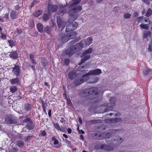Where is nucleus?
Segmentation results:
<instances>
[{
	"mask_svg": "<svg viewBox=\"0 0 152 152\" xmlns=\"http://www.w3.org/2000/svg\"><path fill=\"white\" fill-rule=\"evenodd\" d=\"M73 2L70 5L68 13L69 15V20L68 23L75 20L79 16L78 12L80 11L82 8L81 6L77 5L81 0H72Z\"/></svg>",
	"mask_w": 152,
	"mask_h": 152,
	"instance_id": "obj_1",
	"label": "nucleus"
},
{
	"mask_svg": "<svg viewBox=\"0 0 152 152\" xmlns=\"http://www.w3.org/2000/svg\"><path fill=\"white\" fill-rule=\"evenodd\" d=\"M83 47V44L82 42L76 43L71 47L69 50L70 54H72L80 51L82 50Z\"/></svg>",
	"mask_w": 152,
	"mask_h": 152,
	"instance_id": "obj_2",
	"label": "nucleus"
},
{
	"mask_svg": "<svg viewBox=\"0 0 152 152\" xmlns=\"http://www.w3.org/2000/svg\"><path fill=\"white\" fill-rule=\"evenodd\" d=\"M92 48H89L87 50L83 53L81 56L82 63L86 61L90 58V54L92 53Z\"/></svg>",
	"mask_w": 152,
	"mask_h": 152,
	"instance_id": "obj_3",
	"label": "nucleus"
},
{
	"mask_svg": "<svg viewBox=\"0 0 152 152\" xmlns=\"http://www.w3.org/2000/svg\"><path fill=\"white\" fill-rule=\"evenodd\" d=\"M99 113H104L106 112L111 110V107H109L107 103H105L98 107Z\"/></svg>",
	"mask_w": 152,
	"mask_h": 152,
	"instance_id": "obj_4",
	"label": "nucleus"
},
{
	"mask_svg": "<svg viewBox=\"0 0 152 152\" xmlns=\"http://www.w3.org/2000/svg\"><path fill=\"white\" fill-rule=\"evenodd\" d=\"M78 26L77 23L76 22L69 24L66 26V31L69 32L74 30Z\"/></svg>",
	"mask_w": 152,
	"mask_h": 152,
	"instance_id": "obj_5",
	"label": "nucleus"
},
{
	"mask_svg": "<svg viewBox=\"0 0 152 152\" xmlns=\"http://www.w3.org/2000/svg\"><path fill=\"white\" fill-rule=\"evenodd\" d=\"M57 23L58 27L59 28H61V30L65 27L66 24V22L63 21L59 16L57 18Z\"/></svg>",
	"mask_w": 152,
	"mask_h": 152,
	"instance_id": "obj_6",
	"label": "nucleus"
},
{
	"mask_svg": "<svg viewBox=\"0 0 152 152\" xmlns=\"http://www.w3.org/2000/svg\"><path fill=\"white\" fill-rule=\"evenodd\" d=\"M92 38L91 37H89L86 40L84 41H81V42L83 43L85 46H88L92 43Z\"/></svg>",
	"mask_w": 152,
	"mask_h": 152,
	"instance_id": "obj_7",
	"label": "nucleus"
},
{
	"mask_svg": "<svg viewBox=\"0 0 152 152\" xmlns=\"http://www.w3.org/2000/svg\"><path fill=\"white\" fill-rule=\"evenodd\" d=\"M89 72L91 75H97L102 73L101 70L99 69L91 70Z\"/></svg>",
	"mask_w": 152,
	"mask_h": 152,
	"instance_id": "obj_8",
	"label": "nucleus"
},
{
	"mask_svg": "<svg viewBox=\"0 0 152 152\" xmlns=\"http://www.w3.org/2000/svg\"><path fill=\"white\" fill-rule=\"evenodd\" d=\"M62 42L64 43L69 40V37H68L67 34H60Z\"/></svg>",
	"mask_w": 152,
	"mask_h": 152,
	"instance_id": "obj_9",
	"label": "nucleus"
},
{
	"mask_svg": "<svg viewBox=\"0 0 152 152\" xmlns=\"http://www.w3.org/2000/svg\"><path fill=\"white\" fill-rule=\"evenodd\" d=\"M116 99L115 97H111L109 100V103H107L109 107H111V109H112V107L115 106V101Z\"/></svg>",
	"mask_w": 152,
	"mask_h": 152,
	"instance_id": "obj_10",
	"label": "nucleus"
},
{
	"mask_svg": "<svg viewBox=\"0 0 152 152\" xmlns=\"http://www.w3.org/2000/svg\"><path fill=\"white\" fill-rule=\"evenodd\" d=\"M113 138V140L116 142L115 144L116 145H119L123 142L122 139L118 136H115Z\"/></svg>",
	"mask_w": 152,
	"mask_h": 152,
	"instance_id": "obj_11",
	"label": "nucleus"
},
{
	"mask_svg": "<svg viewBox=\"0 0 152 152\" xmlns=\"http://www.w3.org/2000/svg\"><path fill=\"white\" fill-rule=\"evenodd\" d=\"M20 69L18 65H15L12 69V72L14 74L17 76H18L20 74Z\"/></svg>",
	"mask_w": 152,
	"mask_h": 152,
	"instance_id": "obj_12",
	"label": "nucleus"
},
{
	"mask_svg": "<svg viewBox=\"0 0 152 152\" xmlns=\"http://www.w3.org/2000/svg\"><path fill=\"white\" fill-rule=\"evenodd\" d=\"M99 80L98 78L95 76H90L89 80V83H94L97 82Z\"/></svg>",
	"mask_w": 152,
	"mask_h": 152,
	"instance_id": "obj_13",
	"label": "nucleus"
},
{
	"mask_svg": "<svg viewBox=\"0 0 152 152\" xmlns=\"http://www.w3.org/2000/svg\"><path fill=\"white\" fill-rule=\"evenodd\" d=\"M89 73L90 72H89L82 76V80H83V82L85 81H88L89 83V80L90 78V77H89V76L91 75Z\"/></svg>",
	"mask_w": 152,
	"mask_h": 152,
	"instance_id": "obj_14",
	"label": "nucleus"
},
{
	"mask_svg": "<svg viewBox=\"0 0 152 152\" xmlns=\"http://www.w3.org/2000/svg\"><path fill=\"white\" fill-rule=\"evenodd\" d=\"M101 148L107 150H113V148L111 146H109L106 144L102 145L101 146Z\"/></svg>",
	"mask_w": 152,
	"mask_h": 152,
	"instance_id": "obj_15",
	"label": "nucleus"
},
{
	"mask_svg": "<svg viewBox=\"0 0 152 152\" xmlns=\"http://www.w3.org/2000/svg\"><path fill=\"white\" fill-rule=\"evenodd\" d=\"M58 7L56 5H49L48 6V10L50 12H56L57 11Z\"/></svg>",
	"mask_w": 152,
	"mask_h": 152,
	"instance_id": "obj_16",
	"label": "nucleus"
},
{
	"mask_svg": "<svg viewBox=\"0 0 152 152\" xmlns=\"http://www.w3.org/2000/svg\"><path fill=\"white\" fill-rule=\"evenodd\" d=\"M9 56L10 58L13 59H16L17 58L18 54L16 51H15L13 52H9Z\"/></svg>",
	"mask_w": 152,
	"mask_h": 152,
	"instance_id": "obj_17",
	"label": "nucleus"
},
{
	"mask_svg": "<svg viewBox=\"0 0 152 152\" xmlns=\"http://www.w3.org/2000/svg\"><path fill=\"white\" fill-rule=\"evenodd\" d=\"M74 84L76 86H78L83 83V81L82 78L76 79L74 81Z\"/></svg>",
	"mask_w": 152,
	"mask_h": 152,
	"instance_id": "obj_18",
	"label": "nucleus"
},
{
	"mask_svg": "<svg viewBox=\"0 0 152 152\" xmlns=\"http://www.w3.org/2000/svg\"><path fill=\"white\" fill-rule=\"evenodd\" d=\"M76 73V72L75 71H73L69 72L68 75L69 78L71 79H73Z\"/></svg>",
	"mask_w": 152,
	"mask_h": 152,
	"instance_id": "obj_19",
	"label": "nucleus"
},
{
	"mask_svg": "<svg viewBox=\"0 0 152 152\" xmlns=\"http://www.w3.org/2000/svg\"><path fill=\"white\" fill-rule=\"evenodd\" d=\"M26 127L29 130H32L34 128V125L32 122L29 121L27 123Z\"/></svg>",
	"mask_w": 152,
	"mask_h": 152,
	"instance_id": "obj_20",
	"label": "nucleus"
},
{
	"mask_svg": "<svg viewBox=\"0 0 152 152\" xmlns=\"http://www.w3.org/2000/svg\"><path fill=\"white\" fill-rule=\"evenodd\" d=\"M60 7L61 8L60 10L61 13L59 15H61V13L62 15H63V14L66 13L67 12V10L66 8L65 7V6H64L63 5H61Z\"/></svg>",
	"mask_w": 152,
	"mask_h": 152,
	"instance_id": "obj_21",
	"label": "nucleus"
},
{
	"mask_svg": "<svg viewBox=\"0 0 152 152\" xmlns=\"http://www.w3.org/2000/svg\"><path fill=\"white\" fill-rule=\"evenodd\" d=\"M95 90V88H91L87 89L85 90V91H86V92H88V95H91L94 94Z\"/></svg>",
	"mask_w": 152,
	"mask_h": 152,
	"instance_id": "obj_22",
	"label": "nucleus"
},
{
	"mask_svg": "<svg viewBox=\"0 0 152 152\" xmlns=\"http://www.w3.org/2000/svg\"><path fill=\"white\" fill-rule=\"evenodd\" d=\"M37 28L38 31L40 33H42L43 31V26L42 24L39 23L37 25Z\"/></svg>",
	"mask_w": 152,
	"mask_h": 152,
	"instance_id": "obj_23",
	"label": "nucleus"
},
{
	"mask_svg": "<svg viewBox=\"0 0 152 152\" xmlns=\"http://www.w3.org/2000/svg\"><path fill=\"white\" fill-rule=\"evenodd\" d=\"M17 12L15 11H12L10 12V16L12 19H14L17 17Z\"/></svg>",
	"mask_w": 152,
	"mask_h": 152,
	"instance_id": "obj_24",
	"label": "nucleus"
},
{
	"mask_svg": "<svg viewBox=\"0 0 152 152\" xmlns=\"http://www.w3.org/2000/svg\"><path fill=\"white\" fill-rule=\"evenodd\" d=\"M39 102L42 104L43 111L45 112L46 111L45 108L48 106L47 104L46 103L44 102L42 100H39Z\"/></svg>",
	"mask_w": 152,
	"mask_h": 152,
	"instance_id": "obj_25",
	"label": "nucleus"
},
{
	"mask_svg": "<svg viewBox=\"0 0 152 152\" xmlns=\"http://www.w3.org/2000/svg\"><path fill=\"white\" fill-rule=\"evenodd\" d=\"M67 34L69 37L70 39L75 38L77 36V33L75 32H74L70 33Z\"/></svg>",
	"mask_w": 152,
	"mask_h": 152,
	"instance_id": "obj_26",
	"label": "nucleus"
},
{
	"mask_svg": "<svg viewBox=\"0 0 152 152\" xmlns=\"http://www.w3.org/2000/svg\"><path fill=\"white\" fill-rule=\"evenodd\" d=\"M6 121L8 123L10 124H15L17 123L16 120H13L11 118H7L6 119Z\"/></svg>",
	"mask_w": 152,
	"mask_h": 152,
	"instance_id": "obj_27",
	"label": "nucleus"
},
{
	"mask_svg": "<svg viewBox=\"0 0 152 152\" xmlns=\"http://www.w3.org/2000/svg\"><path fill=\"white\" fill-rule=\"evenodd\" d=\"M19 82V79L17 77L15 79H13L10 80V82L12 85H14L18 83Z\"/></svg>",
	"mask_w": 152,
	"mask_h": 152,
	"instance_id": "obj_28",
	"label": "nucleus"
},
{
	"mask_svg": "<svg viewBox=\"0 0 152 152\" xmlns=\"http://www.w3.org/2000/svg\"><path fill=\"white\" fill-rule=\"evenodd\" d=\"M17 145L19 147H23L24 145V142L22 140H19L17 141Z\"/></svg>",
	"mask_w": 152,
	"mask_h": 152,
	"instance_id": "obj_29",
	"label": "nucleus"
},
{
	"mask_svg": "<svg viewBox=\"0 0 152 152\" xmlns=\"http://www.w3.org/2000/svg\"><path fill=\"white\" fill-rule=\"evenodd\" d=\"M55 127L58 130L60 131L63 132L64 129L62 128H61L59 124L58 123H56L54 124Z\"/></svg>",
	"mask_w": 152,
	"mask_h": 152,
	"instance_id": "obj_30",
	"label": "nucleus"
},
{
	"mask_svg": "<svg viewBox=\"0 0 152 152\" xmlns=\"http://www.w3.org/2000/svg\"><path fill=\"white\" fill-rule=\"evenodd\" d=\"M42 14V11L41 10H38L35 12L34 13V16L35 17H38Z\"/></svg>",
	"mask_w": 152,
	"mask_h": 152,
	"instance_id": "obj_31",
	"label": "nucleus"
},
{
	"mask_svg": "<svg viewBox=\"0 0 152 152\" xmlns=\"http://www.w3.org/2000/svg\"><path fill=\"white\" fill-rule=\"evenodd\" d=\"M151 35V31H146L143 33V38H146L148 37H150Z\"/></svg>",
	"mask_w": 152,
	"mask_h": 152,
	"instance_id": "obj_32",
	"label": "nucleus"
},
{
	"mask_svg": "<svg viewBox=\"0 0 152 152\" xmlns=\"http://www.w3.org/2000/svg\"><path fill=\"white\" fill-rule=\"evenodd\" d=\"M51 28L50 27L48 26H46L44 28V31L47 33L50 34L51 31Z\"/></svg>",
	"mask_w": 152,
	"mask_h": 152,
	"instance_id": "obj_33",
	"label": "nucleus"
},
{
	"mask_svg": "<svg viewBox=\"0 0 152 152\" xmlns=\"http://www.w3.org/2000/svg\"><path fill=\"white\" fill-rule=\"evenodd\" d=\"M152 13V10L151 8H149L145 13V15L147 17H149L151 15Z\"/></svg>",
	"mask_w": 152,
	"mask_h": 152,
	"instance_id": "obj_34",
	"label": "nucleus"
},
{
	"mask_svg": "<svg viewBox=\"0 0 152 152\" xmlns=\"http://www.w3.org/2000/svg\"><path fill=\"white\" fill-rule=\"evenodd\" d=\"M41 61L42 65L44 66H46L48 65L47 61L44 58H42Z\"/></svg>",
	"mask_w": 152,
	"mask_h": 152,
	"instance_id": "obj_35",
	"label": "nucleus"
},
{
	"mask_svg": "<svg viewBox=\"0 0 152 152\" xmlns=\"http://www.w3.org/2000/svg\"><path fill=\"white\" fill-rule=\"evenodd\" d=\"M17 90V88L15 86H12L10 87V91L12 93L15 92Z\"/></svg>",
	"mask_w": 152,
	"mask_h": 152,
	"instance_id": "obj_36",
	"label": "nucleus"
},
{
	"mask_svg": "<svg viewBox=\"0 0 152 152\" xmlns=\"http://www.w3.org/2000/svg\"><path fill=\"white\" fill-rule=\"evenodd\" d=\"M144 74L145 75L148 74H151L152 73V69H150L148 70H145L143 72Z\"/></svg>",
	"mask_w": 152,
	"mask_h": 152,
	"instance_id": "obj_37",
	"label": "nucleus"
},
{
	"mask_svg": "<svg viewBox=\"0 0 152 152\" xmlns=\"http://www.w3.org/2000/svg\"><path fill=\"white\" fill-rule=\"evenodd\" d=\"M42 19L46 21L48 20L49 19V16L47 14H44L43 15Z\"/></svg>",
	"mask_w": 152,
	"mask_h": 152,
	"instance_id": "obj_38",
	"label": "nucleus"
},
{
	"mask_svg": "<svg viewBox=\"0 0 152 152\" xmlns=\"http://www.w3.org/2000/svg\"><path fill=\"white\" fill-rule=\"evenodd\" d=\"M148 24H145L142 23L140 25V26L143 29L147 30L149 28V27L148 26Z\"/></svg>",
	"mask_w": 152,
	"mask_h": 152,
	"instance_id": "obj_39",
	"label": "nucleus"
},
{
	"mask_svg": "<svg viewBox=\"0 0 152 152\" xmlns=\"http://www.w3.org/2000/svg\"><path fill=\"white\" fill-rule=\"evenodd\" d=\"M114 120L113 119V118H111L106 119L105 120V122L107 123L111 124L114 123Z\"/></svg>",
	"mask_w": 152,
	"mask_h": 152,
	"instance_id": "obj_40",
	"label": "nucleus"
},
{
	"mask_svg": "<svg viewBox=\"0 0 152 152\" xmlns=\"http://www.w3.org/2000/svg\"><path fill=\"white\" fill-rule=\"evenodd\" d=\"M52 140L54 141L53 143L54 145H57L58 143V140L56 139L55 137H53L52 139Z\"/></svg>",
	"mask_w": 152,
	"mask_h": 152,
	"instance_id": "obj_41",
	"label": "nucleus"
},
{
	"mask_svg": "<svg viewBox=\"0 0 152 152\" xmlns=\"http://www.w3.org/2000/svg\"><path fill=\"white\" fill-rule=\"evenodd\" d=\"M131 16V15L129 13L124 14V18L125 19L129 18Z\"/></svg>",
	"mask_w": 152,
	"mask_h": 152,
	"instance_id": "obj_42",
	"label": "nucleus"
},
{
	"mask_svg": "<svg viewBox=\"0 0 152 152\" xmlns=\"http://www.w3.org/2000/svg\"><path fill=\"white\" fill-rule=\"evenodd\" d=\"M119 130H116L115 129H112L111 131V132L113 134H117V133H118L119 131Z\"/></svg>",
	"mask_w": 152,
	"mask_h": 152,
	"instance_id": "obj_43",
	"label": "nucleus"
},
{
	"mask_svg": "<svg viewBox=\"0 0 152 152\" xmlns=\"http://www.w3.org/2000/svg\"><path fill=\"white\" fill-rule=\"evenodd\" d=\"M143 18V17H138L136 19V20H137L139 22L142 23L143 22L144 20V18Z\"/></svg>",
	"mask_w": 152,
	"mask_h": 152,
	"instance_id": "obj_44",
	"label": "nucleus"
},
{
	"mask_svg": "<svg viewBox=\"0 0 152 152\" xmlns=\"http://www.w3.org/2000/svg\"><path fill=\"white\" fill-rule=\"evenodd\" d=\"M30 105L28 104H26L25 105L24 109L26 110H28L30 108Z\"/></svg>",
	"mask_w": 152,
	"mask_h": 152,
	"instance_id": "obj_45",
	"label": "nucleus"
},
{
	"mask_svg": "<svg viewBox=\"0 0 152 152\" xmlns=\"http://www.w3.org/2000/svg\"><path fill=\"white\" fill-rule=\"evenodd\" d=\"M143 18L144 19L145 22L146 23H148V25L150 23V21L148 18L145 17Z\"/></svg>",
	"mask_w": 152,
	"mask_h": 152,
	"instance_id": "obj_46",
	"label": "nucleus"
},
{
	"mask_svg": "<svg viewBox=\"0 0 152 152\" xmlns=\"http://www.w3.org/2000/svg\"><path fill=\"white\" fill-rule=\"evenodd\" d=\"M8 42L10 44V46L12 47L15 45V43L12 40H8Z\"/></svg>",
	"mask_w": 152,
	"mask_h": 152,
	"instance_id": "obj_47",
	"label": "nucleus"
},
{
	"mask_svg": "<svg viewBox=\"0 0 152 152\" xmlns=\"http://www.w3.org/2000/svg\"><path fill=\"white\" fill-rule=\"evenodd\" d=\"M152 44H150L149 45L148 47V51L149 52H152Z\"/></svg>",
	"mask_w": 152,
	"mask_h": 152,
	"instance_id": "obj_48",
	"label": "nucleus"
},
{
	"mask_svg": "<svg viewBox=\"0 0 152 152\" xmlns=\"http://www.w3.org/2000/svg\"><path fill=\"white\" fill-rule=\"evenodd\" d=\"M113 119L114 120L113 121L114 123L115 122H118L122 120L121 118H113Z\"/></svg>",
	"mask_w": 152,
	"mask_h": 152,
	"instance_id": "obj_49",
	"label": "nucleus"
},
{
	"mask_svg": "<svg viewBox=\"0 0 152 152\" xmlns=\"http://www.w3.org/2000/svg\"><path fill=\"white\" fill-rule=\"evenodd\" d=\"M142 1L143 3L148 5H149L150 4V2L148 0H142Z\"/></svg>",
	"mask_w": 152,
	"mask_h": 152,
	"instance_id": "obj_50",
	"label": "nucleus"
},
{
	"mask_svg": "<svg viewBox=\"0 0 152 152\" xmlns=\"http://www.w3.org/2000/svg\"><path fill=\"white\" fill-rule=\"evenodd\" d=\"M1 34V37L2 39H6V34H3L2 33V34Z\"/></svg>",
	"mask_w": 152,
	"mask_h": 152,
	"instance_id": "obj_51",
	"label": "nucleus"
},
{
	"mask_svg": "<svg viewBox=\"0 0 152 152\" xmlns=\"http://www.w3.org/2000/svg\"><path fill=\"white\" fill-rule=\"evenodd\" d=\"M18 148L17 147L13 148L11 150V151L12 152H16L18 151Z\"/></svg>",
	"mask_w": 152,
	"mask_h": 152,
	"instance_id": "obj_52",
	"label": "nucleus"
},
{
	"mask_svg": "<svg viewBox=\"0 0 152 152\" xmlns=\"http://www.w3.org/2000/svg\"><path fill=\"white\" fill-rule=\"evenodd\" d=\"M111 134L109 133H107L105 135V138H109L111 137Z\"/></svg>",
	"mask_w": 152,
	"mask_h": 152,
	"instance_id": "obj_53",
	"label": "nucleus"
},
{
	"mask_svg": "<svg viewBox=\"0 0 152 152\" xmlns=\"http://www.w3.org/2000/svg\"><path fill=\"white\" fill-rule=\"evenodd\" d=\"M69 60L68 59H65L64 60L65 64L66 65H68L69 64Z\"/></svg>",
	"mask_w": 152,
	"mask_h": 152,
	"instance_id": "obj_54",
	"label": "nucleus"
},
{
	"mask_svg": "<svg viewBox=\"0 0 152 152\" xmlns=\"http://www.w3.org/2000/svg\"><path fill=\"white\" fill-rule=\"evenodd\" d=\"M4 18L7 20L9 19V14L8 13H7L4 15Z\"/></svg>",
	"mask_w": 152,
	"mask_h": 152,
	"instance_id": "obj_55",
	"label": "nucleus"
},
{
	"mask_svg": "<svg viewBox=\"0 0 152 152\" xmlns=\"http://www.w3.org/2000/svg\"><path fill=\"white\" fill-rule=\"evenodd\" d=\"M30 120V119L29 118H27L24 120L23 121L24 122H27V123H28L29 121H31Z\"/></svg>",
	"mask_w": 152,
	"mask_h": 152,
	"instance_id": "obj_56",
	"label": "nucleus"
},
{
	"mask_svg": "<svg viewBox=\"0 0 152 152\" xmlns=\"http://www.w3.org/2000/svg\"><path fill=\"white\" fill-rule=\"evenodd\" d=\"M34 56L33 54H31L30 56V58L31 59V60H32L33 59H34Z\"/></svg>",
	"mask_w": 152,
	"mask_h": 152,
	"instance_id": "obj_57",
	"label": "nucleus"
},
{
	"mask_svg": "<svg viewBox=\"0 0 152 152\" xmlns=\"http://www.w3.org/2000/svg\"><path fill=\"white\" fill-rule=\"evenodd\" d=\"M20 8V6L18 5H17L15 7V10H18Z\"/></svg>",
	"mask_w": 152,
	"mask_h": 152,
	"instance_id": "obj_58",
	"label": "nucleus"
},
{
	"mask_svg": "<svg viewBox=\"0 0 152 152\" xmlns=\"http://www.w3.org/2000/svg\"><path fill=\"white\" fill-rule=\"evenodd\" d=\"M31 137V136H28L27 137H25V138L24 139L26 141H27L28 140L30 137Z\"/></svg>",
	"mask_w": 152,
	"mask_h": 152,
	"instance_id": "obj_59",
	"label": "nucleus"
},
{
	"mask_svg": "<svg viewBox=\"0 0 152 152\" xmlns=\"http://www.w3.org/2000/svg\"><path fill=\"white\" fill-rule=\"evenodd\" d=\"M67 132L69 134H70L72 132V130L70 128H68L67 129Z\"/></svg>",
	"mask_w": 152,
	"mask_h": 152,
	"instance_id": "obj_60",
	"label": "nucleus"
},
{
	"mask_svg": "<svg viewBox=\"0 0 152 152\" xmlns=\"http://www.w3.org/2000/svg\"><path fill=\"white\" fill-rule=\"evenodd\" d=\"M42 135L43 136H45L46 135V133L45 131H43L42 132Z\"/></svg>",
	"mask_w": 152,
	"mask_h": 152,
	"instance_id": "obj_61",
	"label": "nucleus"
},
{
	"mask_svg": "<svg viewBox=\"0 0 152 152\" xmlns=\"http://www.w3.org/2000/svg\"><path fill=\"white\" fill-rule=\"evenodd\" d=\"M78 121L80 124H81L82 123V121L80 118H79Z\"/></svg>",
	"mask_w": 152,
	"mask_h": 152,
	"instance_id": "obj_62",
	"label": "nucleus"
},
{
	"mask_svg": "<svg viewBox=\"0 0 152 152\" xmlns=\"http://www.w3.org/2000/svg\"><path fill=\"white\" fill-rule=\"evenodd\" d=\"M50 117L51 115V110H50L48 113Z\"/></svg>",
	"mask_w": 152,
	"mask_h": 152,
	"instance_id": "obj_63",
	"label": "nucleus"
},
{
	"mask_svg": "<svg viewBox=\"0 0 152 152\" xmlns=\"http://www.w3.org/2000/svg\"><path fill=\"white\" fill-rule=\"evenodd\" d=\"M31 63L33 64H36V62L34 61V59H33L32 60H31Z\"/></svg>",
	"mask_w": 152,
	"mask_h": 152,
	"instance_id": "obj_64",
	"label": "nucleus"
}]
</instances>
